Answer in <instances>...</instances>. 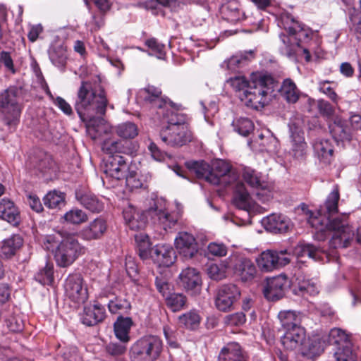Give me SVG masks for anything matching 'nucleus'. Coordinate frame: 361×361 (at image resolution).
<instances>
[{
	"instance_id": "obj_1",
	"label": "nucleus",
	"mask_w": 361,
	"mask_h": 361,
	"mask_svg": "<svg viewBox=\"0 0 361 361\" xmlns=\"http://www.w3.org/2000/svg\"><path fill=\"white\" fill-rule=\"evenodd\" d=\"M227 82L245 106L255 110L262 109L268 104L269 94L278 87V81L267 71L252 73L250 81L245 76H235Z\"/></svg>"
},
{
	"instance_id": "obj_2",
	"label": "nucleus",
	"mask_w": 361,
	"mask_h": 361,
	"mask_svg": "<svg viewBox=\"0 0 361 361\" xmlns=\"http://www.w3.org/2000/svg\"><path fill=\"white\" fill-rule=\"evenodd\" d=\"M281 26L288 34H281L279 35L280 40L283 45L281 47V53L290 59H295L299 50L302 49L305 61L310 62L311 61V54L307 47L302 46V44L312 39V30L303 23L296 20L289 13L281 16Z\"/></svg>"
},
{
	"instance_id": "obj_3",
	"label": "nucleus",
	"mask_w": 361,
	"mask_h": 361,
	"mask_svg": "<svg viewBox=\"0 0 361 361\" xmlns=\"http://www.w3.org/2000/svg\"><path fill=\"white\" fill-rule=\"evenodd\" d=\"M108 104L106 93L102 86L89 81L81 82L74 109L82 121H91L96 115L104 116Z\"/></svg>"
},
{
	"instance_id": "obj_4",
	"label": "nucleus",
	"mask_w": 361,
	"mask_h": 361,
	"mask_svg": "<svg viewBox=\"0 0 361 361\" xmlns=\"http://www.w3.org/2000/svg\"><path fill=\"white\" fill-rule=\"evenodd\" d=\"M211 184L233 187V201L237 207L245 209L249 206L250 194L228 163L223 160L217 161L211 167Z\"/></svg>"
},
{
	"instance_id": "obj_5",
	"label": "nucleus",
	"mask_w": 361,
	"mask_h": 361,
	"mask_svg": "<svg viewBox=\"0 0 361 361\" xmlns=\"http://www.w3.org/2000/svg\"><path fill=\"white\" fill-rule=\"evenodd\" d=\"M18 90L11 87L0 93V121L10 132H14L20 123L23 106L18 102Z\"/></svg>"
},
{
	"instance_id": "obj_6",
	"label": "nucleus",
	"mask_w": 361,
	"mask_h": 361,
	"mask_svg": "<svg viewBox=\"0 0 361 361\" xmlns=\"http://www.w3.org/2000/svg\"><path fill=\"white\" fill-rule=\"evenodd\" d=\"M162 350L163 343L159 336H144L131 345L130 358L131 361H155Z\"/></svg>"
},
{
	"instance_id": "obj_7",
	"label": "nucleus",
	"mask_w": 361,
	"mask_h": 361,
	"mask_svg": "<svg viewBox=\"0 0 361 361\" xmlns=\"http://www.w3.org/2000/svg\"><path fill=\"white\" fill-rule=\"evenodd\" d=\"M85 251L86 248L79 243L75 235H68L57 245L54 259L59 267L65 268L71 266Z\"/></svg>"
},
{
	"instance_id": "obj_8",
	"label": "nucleus",
	"mask_w": 361,
	"mask_h": 361,
	"mask_svg": "<svg viewBox=\"0 0 361 361\" xmlns=\"http://www.w3.org/2000/svg\"><path fill=\"white\" fill-rule=\"evenodd\" d=\"M328 226L333 235L329 241L331 248H346L351 245L355 238V231L348 224V216L343 214L329 221Z\"/></svg>"
},
{
	"instance_id": "obj_9",
	"label": "nucleus",
	"mask_w": 361,
	"mask_h": 361,
	"mask_svg": "<svg viewBox=\"0 0 361 361\" xmlns=\"http://www.w3.org/2000/svg\"><path fill=\"white\" fill-rule=\"evenodd\" d=\"M129 171L128 162L123 156L107 157L104 161V184L106 183L109 187H115L118 181L124 179Z\"/></svg>"
},
{
	"instance_id": "obj_10",
	"label": "nucleus",
	"mask_w": 361,
	"mask_h": 361,
	"mask_svg": "<svg viewBox=\"0 0 361 361\" xmlns=\"http://www.w3.org/2000/svg\"><path fill=\"white\" fill-rule=\"evenodd\" d=\"M66 297L75 304H83L88 299L87 286L80 273L71 274L64 283Z\"/></svg>"
},
{
	"instance_id": "obj_11",
	"label": "nucleus",
	"mask_w": 361,
	"mask_h": 361,
	"mask_svg": "<svg viewBox=\"0 0 361 361\" xmlns=\"http://www.w3.org/2000/svg\"><path fill=\"white\" fill-rule=\"evenodd\" d=\"M159 135L164 143L171 147H181L192 140L187 126H167L161 130Z\"/></svg>"
},
{
	"instance_id": "obj_12",
	"label": "nucleus",
	"mask_w": 361,
	"mask_h": 361,
	"mask_svg": "<svg viewBox=\"0 0 361 361\" xmlns=\"http://www.w3.org/2000/svg\"><path fill=\"white\" fill-rule=\"evenodd\" d=\"M287 250L264 251L257 259V265L262 271H271L284 267L290 263V258L286 256Z\"/></svg>"
},
{
	"instance_id": "obj_13",
	"label": "nucleus",
	"mask_w": 361,
	"mask_h": 361,
	"mask_svg": "<svg viewBox=\"0 0 361 361\" xmlns=\"http://www.w3.org/2000/svg\"><path fill=\"white\" fill-rule=\"evenodd\" d=\"M240 291L239 288L233 283L221 286L216 293L215 305L216 308L222 312H228L231 310L233 304L240 298Z\"/></svg>"
},
{
	"instance_id": "obj_14",
	"label": "nucleus",
	"mask_w": 361,
	"mask_h": 361,
	"mask_svg": "<svg viewBox=\"0 0 361 361\" xmlns=\"http://www.w3.org/2000/svg\"><path fill=\"white\" fill-rule=\"evenodd\" d=\"M30 164L35 170L42 176H51L56 173L59 167L52 156L41 149L36 150L30 157Z\"/></svg>"
},
{
	"instance_id": "obj_15",
	"label": "nucleus",
	"mask_w": 361,
	"mask_h": 361,
	"mask_svg": "<svg viewBox=\"0 0 361 361\" xmlns=\"http://www.w3.org/2000/svg\"><path fill=\"white\" fill-rule=\"evenodd\" d=\"M289 286L286 275H279L267 280L263 294L269 301H278L285 295V290Z\"/></svg>"
},
{
	"instance_id": "obj_16",
	"label": "nucleus",
	"mask_w": 361,
	"mask_h": 361,
	"mask_svg": "<svg viewBox=\"0 0 361 361\" xmlns=\"http://www.w3.org/2000/svg\"><path fill=\"white\" fill-rule=\"evenodd\" d=\"M137 98L147 104L159 109L163 108L167 102L166 98L162 96L161 88L152 85H147L140 89L137 94Z\"/></svg>"
},
{
	"instance_id": "obj_17",
	"label": "nucleus",
	"mask_w": 361,
	"mask_h": 361,
	"mask_svg": "<svg viewBox=\"0 0 361 361\" xmlns=\"http://www.w3.org/2000/svg\"><path fill=\"white\" fill-rule=\"evenodd\" d=\"M180 283L187 292L192 295L200 293L202 287V279L200 272L195 268L188 267L179 275Z\"/></svg>"
},
{
	"instance_id": "obj_18",
	"label": "nucleus",
	"mask_w": 361,
	"mask_h": 361,
	"mask_svg": "<svg viewBox=\"0 0 361 361\" xmlns=\"http://www.w3.org/2000/svg\"><path fill=\"white\" fill-rule=\"evenodd\" d=\"M175 245L185 259L192 258L197 252V243L194 236L188 232H180L175 239Z\"/></svg>"
},
{
	"instance_id": "obj_19",
	"label": "nucleus",
	"mask_w": 361,
	"mask_h": 361,
	"mask_svg": "<svg viewBox=\"0 0 361 361\" xmlns=\"http://www.w3.org/2000/svg\"><path fill=\"white\" fill-rule=\"evenodd\" d=\"M106 316L104 305L99 301H94L93 305L84 307L81 321L87 326H93L104 322Z\"/></svg>"
},
{
	"instance_id": "obj_20",
	"label": "nucleus",
	"mask_w": 361,
	"mask_h": 361,
	"mask_svg": "<svg viewBox=\"0 0 361 361\" xmlns=\"http://www.w3.org/2000/svg\"><path fill=\"white\" fill-rule=\"evenodd\" d=\"M123 219L129 228L133 231L143 229L148 219V209L138 212L131 204H128L123 209Z\"/></svg>"
},
{
	"instance_id": "obj_21",
	"label": "nucleus",
	"mask_w": 361,
	"mask_h": 361,
	"mask_svg": "<svg viewBox=\"0 0 361 361\" xmlns=\"http://www.w3.org/2000/svg\"><path fill=\"white\" fill-rule=\"evenodd\" d=\"M150 216L154 224H157L166 231L172 228L178 222V216L174 213H169L166 209L159 208L157 204L148 209V217Z\"/></svg>"
},
{
	"instance_id": "obj_22",
	"label": "nucleus",
	"mask_w": 361,
	"mask_h": 361,
	"mask_svg": "<svg viewBox=\"0 0 361 361\" xmlns=\"http://www.w3.org/2000/svg\"><path fill=\"white\" fill-rule=\"evenodd\" d=\"M176 257V252L169 245L159 244L152 247L151 258L159 267H169L175 262Z\"/></svg>"
},
{
	"instance_id": "obj_23",
	"label": "nucleus",
	"mask_w": 361,
	"mask_h": 361,
	"mask_svg": "<svg viewBox=\"0 0 361 361\" xmlns=\"http://www.w3.org/2000/svg\"><path fill=\"white\" fill-rule=\"evenodd\" d=\"M106 230L107 224L106 220L102 217H98L80 231V236L88 241L99 240L104 236Z\"/></svg>"
},
{
	"instance_id": "obj_24",
	"label": "nucleus",
	"mask_w": 361,
	"mask_h": 361,
	"mask_svg": "<svg viewBox=\"0 0 361 361\" xmlns=\"http://www.w3.org/2000/svg\"><path fill=\"white\" fill-rule=\"evenodd\" d=\"M0 219L13 226H18L21 221L19 208L8 198L0 200Z\"/></svg>"
},
{
	"instance_id": "obj_25",
	"label": "nucleus",
	"mask_w": 361,
	"mask_h": 361,
	"mask_svg": "<svg viewBox=\"0 0 361 361\" xmlns=\"http://www.w3.org/2000/svg\"><path fill=\"white\" fill-rule=\"evenodd\" d=\"M278 87L275 89L274 93L269 96H274L275 92H279L281 97L288 104H295L300 99L301 92L297 87L295 82L290 78H286L283 80L280 87L279 80Z\"/></svg>"
},
{
	"instance_id": "obj_26",
	"label": "nucleus",
	"mask_w": 361,
	"mask_h": 361,
	"mask_svg": "<svg viewBox=\"0 0 361 361\" xmlns=\"http://www.w3.org/2000/svg\"><path fill=\"white\" fill-rule=\"evenodd\" d=\"M217 361H248V355L239 343H228L221 349Z\"/></svg>"
},
{
	"instance_id": "obj_27",
	"label": "nucleus",
	"mask_w": 361,
	"mask_h": 361,
	"mask_svg": "<svg viewBox=\"0 0 361 361\" xmlns=\"http://www.w3.org/2000/svg\"><path fill=\"white\" fill-rule=\"evenodd\" d=\"M305 330L300 326L286 330L281 337V341L286 349L293 350L298 347H302L305 341Z\"/></svg>"
},
{
	"instance_id": "obj_28",
	"label": "nucleus",
	"mask_w": 361,
	"mask_h": 361,
	"mask_svg": "<svg viewBox=\"0 0 361 361\" xmlns=\"http://www.w3.org/2000/svg\"><path fill=\"white\" fill-rule=\"evenodd\" d=\"M102 149L109 156H123L133 152L132 142L129 140L109 139L103 142Z\"/></svg>"
},
{
	"instance_id": "obj_29",
	"label": "nucleus",
	"mask_w": 361,
	"mask_h": 361,
	"mask_svg": "<svg viewBox=\"0 0 361 361\" xmlns=\"http://www.w3.org/2000/svg\"><path fill=\"white\" fill-rule=\"evenodd\" d=\"M262 224L267 231L271 233H286L290 226V220L283 214H272L263 219Z\"/></svg>"
},
{
	"instance_id": "obj_30",
	"label": "nucleus",
	"mask_w": 361,
	"mask_h": 361,
	"mask_svg": "<svg viewBox=\"0 0 361 361\" xmlns=\"http://www.w3.org/2000/svg\"><path fill=\"white\" fill-rule=\"evenodd\" d=\"M243 180L255 190H266L269 188V183L264 178L261 173L250 167H244L242 171Z\"/></svg>"
},
{
	"instance_id": "obj_31",
	"label": "nucleus",
	"mask_w": 361,
	"mask_h": 361,
	"mask_svg": "<svg viewBox=\"0 0 361 361\" xmlns=\"http://www.w3.org/2000/svg\"><path fill=\"white\" fill-rule=\"evenodd\" d=\"M233 271L235 274L239 276L243 281L252 280L257 273L254 263L245 257H240L236 259Z\"/></svg>"
},
{
	"instance_id": "obj_32",
	"label": "nucleus",
	"mask_w": 361,
	"mask_h": 361,
	"mask_svg": "<svg viewBox=\"0 0 361 361\" xmlns=\"http://www.w3.org/2000/svg\"><path fill=\"white\" fill-rule=\"evenodd\" d=\"M107 298V307L111 314H128L132 309L131 302L125 295L110 294Z\"/></svg>"
},
{
	"instance_id": "obj_33",
	"label": "nucleus",
	"mask_w": 361,
	"mask_h": 361,
	"mask_svg": "<svg viewBox=\"0 0 361 361\" xmlns=\"http://www.w3.org/2000/svg\"><path fill=\"white\" fill-rule=\"evenodd\" d=\"M134 322L131 317L119 315L114 323L115 336L123 343L130 341V331Z\"/></svg>"
},
{
	"instance_id": "obj_34",
	"label": "nucleus",
	"mask_w": 361,
	"mask_h": 361,
	"mask_svg": "<svg viewBox=\"0 0 361 361\" xmlns=\"http://www.w3.org/2000/svg\"><path fill=\"white\" fill-rule=\"evenodd\" d=\"M313 149L320 162L324 165L331 164L334 160V145L329 140H316Z\"/></svg>"
},
{
	"instance_id": "obj_35",
	"label": "nucleus",
	"mask_w": 361,
	"mask_h": 361,
	"mask_svg": "<svg viewBox=\"0 0 361 361\" xmlns=\"http://www.w3.org/2000/svg\"><path fill=\"white\" fill-rule=\"evenodd\" d=\"M23 245V239L19 234H13L2 242L0 256L9 259L14 257Z\"/></svg>"
},
{
	"instance_id": "obj_36",
	"label": "nucleus",
	"mask_w": 361,
	"mask_h": 361,
	"mask_svg": "<svg viewBox=\"0 0 361 361\" xmlns=\"http://www.w3.org/2000/svg\"><path fill=\"white\" fill-rule=\"evenodd\" d=\"M75 197L81 205L93 213H99L104 209V203L94 194L77 191Z\"/></svg>"
},
{
	"instance_id": "obj_37",
	"label": "nucleus",
	"mask_w": 361,
	"mask_h": 361,
	"mask_svg": "<svg viewBox=\"0 0 361 361\" xmlns=\"http://www.w3.org/2000/svg\"><path fill=\"white\" fill-rule=\"evenodd\" d=\"M307 214H309L308 223L317 231L318 238L324 240L326 231H330L328 224L332 221V219L328 216H324V214H321L319 212L318 216H314V213L310 210Z\"/></svg>"
},
{
	"instance_id": "obj_38",
	"label": "nucleus",
	"mask_w": 361,
	"mask_h": 361,
	"mask_svg": "<svg viewBox=\"0 0 361 361\" xmlns=\"http://www.w3.org/2000/svg\"><path fill=\"white\" fill-rule=\"evenodd\" d=\"M340 200V192L338 186L329 194L323 206L319 209V212L324 216H328L331 218L332 216L338 212V201Z\"/></svg>"
},
{
	"instance_id": "obj_39",
	"label": "nucleus",
	"mask_w": 361,
	"mask_h": 361,
	"mask_svg": "<svg viewBox=\"0 0 361 361\" xmlns=\"http://www.w3.org/2000/svg\"><path fill=\"white\" fill-rule=\"evenodd\" d=\"M188 169L194 173L196 177L199 179H204L208 183H211L209 179L211 175V166L206 161H189L185 163Z\"/></svg>"
},
{
	"instance_id": "obj_40",
	"label": "nucleus",
	"mask_w": 361,
	"mask_h": 361,
	"mask_svg": "<svg viewBox=\"0 0 361 361\" xmlns=\"http://www.w3.org/2000/svg\"><path fill=\"white\" fill-rule=\"evenodd\" d=\"M278 317L280 320L282 328L285 331L296 326H300L301 319L300 314L292 310L281 311Z\"/></svg>"
},
{
	"instance_id": "obj_41",
	"label": "nucleus",
	"mask_w": 361,
	"mask_h": 361,
	"mask_svg": "<svg viewBox=\"0 0 361 361\" xmlns=\"http://www.w3.org/2000/svg\"><path fill=\"white\" fill-rule=\"evenodd\" d=\"M293 292L295 295L305 298L307 295L314 296L319 293L317 285L310 279L299 281L293 286Z\"/></svg>"
},
{
	"instance_id": "obj_42",
	"label": "nucleus",
	"mask_w": 361,
	"mask_h": 361,
	"mask_svg": "<svg viewBox=\"0 0 361 361\" xmlns=\"http://www.w3.org/2000/svg\"><path fill=\"white\" fill-rule=\"evenodd\" d=\"M54 269L52 262H47L44 267L35 275V279L42 285L51 286L54 282Z\"/></svg>"
},
{
	"instance_id": "obj_43",
	"label": "nucleus",
	"mask_w": 361,
	"mask_h": 361,
	"mask_svg": "<svg viewBox=\"0 0 361 361\" xmlns=\"http://www.w3.org/2000/svg\"><path fill=\"white\" fill-rule=\"evenodd\" d=\"M66 49L63 46L53 47L49 52L51 63L59 68L64 70L67 61Z\"/></svg>"
},
{
	"instance_id": "obj_44",
	"label": "nucleus",
	"mask_w": 361,
	"mask_h": 361,
	"mask_svg": "<svg viewBox=\"0 0 361 361\" xmlns=\"http://www.w3.org/2000/svg\"><path fill=\"white\" fill-rule=\"evenodd\" d=\"M224 18L231 23H237L243 19V13L236 2H230L222 8Z\"/></svg>"
},
{
	"instance_id": "obj_45",
	"label": "nucleus",
	"mask_w": 361,
	"mask_h": 361,
	"mask_svg": "<svg viewBox=\"0 0 361 361\" xmlns=\"http://www.w3.org/2000/svg\"><path fill=\"white\" fill-rule=\"evenodd\" d=\"M291 142L293 156L297 159L303 157L307 148V143L305 142L303 133L293 132L291 135Z\"/></svg>"
},
{
	"instance_id": "obj_46",
	"label": "nucleus",
	"mask_w": 361,
	"mask_h": 361,
	"mask_svg": "<svg viewBox=\"0 0 361 361\" xmlns=\"http://www.w3.org/2000/svg\"><path fill=\"white\" fill-rule=\"evenodd\" d=\"M180 324L189 330H195L198 328L201 317L195 310H190L178 318Z\"/></svg>"
},
{
	"instance_id": "obj_47",
	"label": "nucleus",
	"mask_w": 361,
	"mask_h": 361,
	"mask_svg": "<svg viewBox=\"0 0 361 361\" xmlns=\"http://www.w3.org/2000/svg\"><path fill=\"white\" fill-rule=\"evenodd\" d=\"M166 306L173 312H178L186 306L187 298L182 293H172L165 299Z\"/></svg>"
},
{
	"instance_id": "obj_48",
	"label": "nucleus",
	"mask_w": 361,
	"mask_h": 361,
	"mask_svg": "<svg viewBox=\"0 0 361 361\" xmlns=\"http://www.w3.org/2000/svg\"><path fill=\"white\" fill-rule=\"evenodd\" d=\"M322 350L321 342L318 339L308 340L307 342L305 341L301 347L302 355L308 358L319 356Z\"/></svg>"
},
{
	"instance_id": "obj_49",
	"label": "nucleus",
	"mask_w": 361,
	"mask_h": 361,
	"mask_svg": "<svg viewBox=\"0 0 361 361\" xmlns=\"http://www.w3.org/2000/svg\"><path fill=\"white\" fill-rule=\"evenodd\" d=\"M336 361H356L351 342H345L343 345L337 347L334 353Z\"/></svg>"
},
{
	"instance_id": "obj_50",
	"label": "nucleus",
	"mask_w": 361,
	"mask_h": 361,
	"mask_svg": "<svg viewBox=\"0 0 361 361\" xmlns=\"http://www.w3.org/2000/svg\"><path fill=\"white\" fill-rule=\"evenodd\" d=\"M135 241L137 243L136 252L142 259H146L151 257L150 242L147 235H135Z\"/></svg>"
},
{
	"instance_id": "obj_51",
	"label": "nucleus",
	"mask_w": 361,
	"mask_h": 361,
	"mask_svg": "<svg viewBox=\"0 0 361 361\" xmlns=\"http://www.w3.org/2000/svg\"><path fill=\"white\" fill-rule=\"evenodd\" d=\"M116 134L123 138L122 140L133 139L138 134L137 126L132 122H126L118 125L116 129Z\"/></svg>"
},
{
	"instance_id": "obj_52",
	"label": "nucleus",
	"mask_w": 361,
	"mask_h": 361,
	"mask_svg": "<svg viewBox=\"0 0 361 361\" xmlns=\"http://www.w3.org/2000/svg\"><path fill=\"white\" fill-rule=\"evenodd\" d=\"M44 204L49 209H60L65 204V197L62 192L56 191L48 192L43 199Z\"/></svg>"
},
{
	"instance_id": "obj_53",
	"label": "nucleus",
	"mask_w": 361,
	"mask_h": 361,
	"mask_svg": "<svg viewBox=\"0 0 361 361\" xmlns=\"http://www.w3.org/2000/svg\"><path fill=\"white\" fill-rule=\"evenodd\" d=\"M232 125L235 131L244 137L249 135L254 130L252 121L247 118H237L233 121Z\"/></svg>"
},
{
	"instance_id": "obj_54",
	"label": "nucleus",
	"mask_w": 361,
	"mask_h": 361,
	"mask_svg": "<svg viewBox=\"0 0 361 361\" xmlns=\"http://www.w3.org/2000/svg\"><path fill=\"white\" fill-rule=\"evenodd\" d=\"M295 252L298 257L307 256L314 261L319 259V249L312 244L301 243L295 247Z\"/></svg>"
},
{
	"instance_id": "obj_55",
	"label": "nucleus",
	"mask_w": 361,
	"mask_h": 361,
	"mask_svg": "<svg viewBox=\"0 0 361 361\" xmlns=\"http://www.w3.org/2000/svg\"><path fill=\"white\" fill-rule=\"evenodd\" d=\"M63 218L69 224L79 225L88 220L87 214L78 208H73L67 212Z\"/></svg>"
},
{
	"instance_id": "obj_56",
	"label": "nucleus",
	"mask_w": 361,
	"mask_h": 361,
	"mask_svg": "<svg viewBox=\"0 0 361 361\" xmlns=\"http://www.w3.org/2000/svg\"><path fill=\"white\" fill-rule=\"evenodd\" d=\"M124 179L126 180V185L130 190L146 188L145 181L136 171H129Z\"/></svg>"
},
{
	"instance_id": "obj_57",
	"label": "nucleus",
	"mask_w": 361,
	"mask_h": 361,
	"mask_svg": "<svg viewBox=\"0 0 361 361\" xmlns=\"http://www.w3.org/2000/svg\"><path fill=\"white\" fill-rule=\"evenodd\" d=\"M254 58L255 53L253 51L250 50L249 51H245L243 54H240L239 56H232L228 61V66L229 68H231L233 66L241 67L245 64H247Z\"/></svg>"
},
{
	"instance_id": "obj_58",
	"label": "nucleus",
	"mask_w": 361,
	"mask_h": 361,
	"mask_svg": "<svg viewBox=\"0 0 361 361\" xmlns=\"http://www.w3.org/2000/svg\"><path fill=\"white\" fill-rule=\"evenodd\" d=\"M145 44L158 59H162L164 58L166 55L165 45L160 43L156 38L147 39Z\"/></svg>"
},
{
	"instance_id": "obj_59",
	"label": "nucleus",
	"mask_w": 361,
	"mask_h": 361,
	"mask_svg": "<svg viewBox=\"0 0 361 361\" xmlns=\"http://www.w3.org/2000/svg\"><path fill=\"white\" fill-rule=\"evenodd\" d=\"M330 342L337 345V347L341 346L345 342H351L348 336L340 329H333L329 332Z\"/></svg>"
},
{
	"instance_id": "obj_60",
	"label": "nucleus",
	"mask_w": 361,
	"mask_h": 361,
	"mask_svg": "<svg viewBox=\"0 0 361 361\" xmlns=\"http://www.w3.org/2000/svg\"><path fill=\"white\" fill-rule=\"evenodd\" d=\"M154 283L157 290L164 298V300L173 293L171 285L163 276H157Z\"/></svg>"
},
{
	"instance_id": "obj_61",
	"label": "nucleus",
	"mask_w": 361,
	"mask_h": 361,
	"mask_svg": "<svg viewBox=\"0 0 361 361\" xmlns=\"http://www.w3.org/2000/svg\"><path fill=\"white\" fill-rule=\"evenodd\" d=\"M126 344V343H119L111 342L106 345L105 350L109 355L113 357L121 356L125 354L127 350Z\"/></svg>"
},
{
	"instance_id": "obj_62",
	"label": "nucleus",
	"mask_w": 361,
	"mask_h": 361,
	"mask_svg": "<svg viewBox=\"0 0 361 361\" xmlns=\"http://www.w3.org/2000/svg\"><path fill=\"white\" fill-rule=\"evenodd\" d=\"M245 322L246 316L243 312L228 314L225 317V323L230 326H242Z\"/></svg>"
},
{
	"instance_id": "obj_63",
	"label": "nucleus",
	"mask_w": 361,
	"mask_h": 361,
	"mask_svg": "<svg viewBox=\"0 0 361 361\" xmlns=\"http://www.w3.org/2000/svg\"><path fill=\"white\" fill-rule=\"evenodd\" d=\"M329 80L322 81L319 83V90L325 94L332 102L337 103L338 97Z\"/></svg>"
},
{
	"instance_id": "obj_64",
	"label": "nucleus",
	"mask_w": 361,
	"mask_h": 361,
	"mask_svg": "<svg viewBox=\"0 0 361 361\" xmlns=\"http://www.w3.org/2000/svg\"><path fill=\"white\" fill-rule=\"evenodd\" d=\"M227 247L223 243H210L207 246L208 255L214 257H224L227 254Z\"/></svg>"
}]
</instances>
